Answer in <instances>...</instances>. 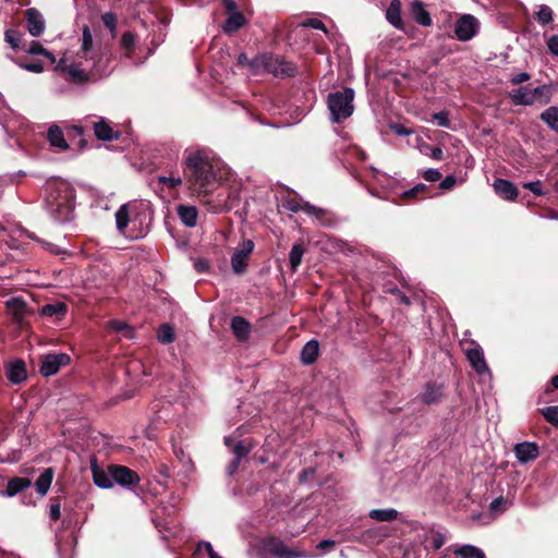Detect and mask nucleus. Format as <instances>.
Listing matches in <instances>:
<instances>
[{
  "label": "nucleus",
  "instance_id": "nucleus-35",
  "mask_svg": "<svg viewBox=\"0 0 558 558\" xmlns=\"http://www.w3.org/2000/svg\"><path fill=\"white\" fill-rule=\"evenodd\" d=\"M9 307L11 308V312H12V315H13L14 319L19 320V322L24 318V315L27 312V304L21 298L13 299L9 303Z\"/></svg>",
  "mask_w": 558,
  "mask_h": 558
},
{
  "label": "nucleus",
  "instance_id": "nucleus-61",
  "mask_svg": "<svg viewBox=\"0 0 558 558\" xmlns=\"http://www.w3.org/2000/svg\"><path fill=\"white\" fill-rule=\"evenodd\" d=\"M400 196L404 199H411V198H416V199H422L423 197L418 194V192H415V187H411L409 190H405L403 191L402 193H400Z\"/></svg>",
  "mask_w": 558,
  "mask_h": 558
},
{
  "label": "nucleus",
  "instance_id": "nucleus-53",
  "mask_svg": "<svg viewBox=\"0 0 558 558\" xmlns=\"http://www.w3.org/2000/svg\"><path fill=\"white\" fill-rule=\"evenodd\" d=\"M209 268H210V263L208 259L199 257L194 260V269L198 274L206 272L209 270Z\"/></svg>",
  "mask_w": 558,
  "mask_h": 558
},
{
  "label": "nucleus",
  "instance_id": "nucleus-23",
  "mask_svg": "<svg viewBox=\"0 0 558 558\" xmlns=\"http://www.w3.org/2000/svg\"><path fill=\"white\" fill-rule=\"evenodd\" d=\"M493 185L496 194L505 199H514L518 195V190L511 181L496 179Z\"/></svg>",
  "mask_w": 558,
  "mask_h": 558
},
{
  "label": "nucleus",
  "instance_id": "nucleus-46",
  "mask_svg": "<svg viewBox=\"0 0 558 558\" xmlns=\"http://www.w3.org/2000/svg\"><path fill=\"white\" fill-rule=\"evenodd\" d=\"M49 517L53 522H57L61 518V502L58 497L50 500Z\"/></svg>",
  "mask_w": 558,
  "mask_h": 558
},
{
  "label": "nucleus",
  "instance_id": "nucleus-41",
  "mask_svg": "<svg viewBox=\"0 0 558 558\" xmlns=\"http://www.w3.org/2000/svg\"><path fill=\"white\" fill-rule=\"evenodd\" d=\"M542 414L546 422L558 428V405H550L542 409Z\"/></svg>",
  "mask_w": 558,
  "mask_h": 558
},
{
  "label": "nucleus",
  "instance_id": "nucleus-39",
  "mask_svg": "<svg viewBox=\"0 0 558 558\" xmlns=\"http://www.w3.org/2000/svg\"><path fill=\"white\" fill-rule=\"evenodd\" d=\"M253 447L254 445L250 439H243L238 441L232 450L234 458L242 460L243 458L248 456Z\"/></svg>",
  "mask_w": 558,
  "mask_h": 558
},
{
  "label": "nucleus",
  "instance_id": "nucleus-16",
  "mask_svg": "<svg viewBox=\"0 0 558 558\" xmlns=\"http://www.w3.org/2000/svg\"><path fill=\"white\" fill-rule=\"evenodd\" d=\"M472 345L473 347L466 349L465 351L466 359L476 373L484 374L488 369L484 357V352L482 348L475 342H472Z\"/></svg>",
  "mask_w": 558,
  "mask_h": 558
},
{
  "label": "nucleus",
  "instance_id": "nucleus-3",
  "mask_svg": "<svg viewBox=\"0 0 558 558\" xmlns=\"http://www.w3.org/2000/svg\"><path fill=\"white\" fill-rule=\"evenodd\" d=\"M354 89L345 87L341 90L329 93L327 96V108L329 120L332 123H341L349 119L354 112Z\"/></svg>",
  "mask_w": 558,
  "mask_h": 558
},
{
  "label": "nucleus",
  "instance_id": "nucleus-26",
  "mask_svg": "<svg viewBox=\"0 0 558 558\" xmlns=\"http://www.w3.org/2000/svg\"><path fill=\"white\" fill-rule=\"evenodd\" d=\"M94 132L98 140L108 142L118 137L109 123L105 119H100L94 123Z\"/></svg>",
  "mask_w": 558,
  "mask_h": 558
},
{
  "label": "nucleus",
  "instance_id": "nucleus-9",
  "mask_svg": "<svg viewBox=\"0 0 558 558\" xmlns=\"http://www.w3.org/2000/svg\"><path fill=\"white\" fill-rule=\"evenodd\" d=\"M49 206L52 209H74V191L65 183L59 184L50 194Z\"/></svg>",
  "mask_w": 558,
  "mask_h": 558
},
{
  "label": "nucleus",
  "instance_id": "nucleus-25",
  "mask_svg": "<svg viewBox=\"0 0 558 558\" xmlns=\"http://www.w3.org/2000/svg\"><path fill=\"white\" fill-rule=\"evenodd\" d=\"M47 140L50 145L61 150H66L69 145L64 138L62 130L58 125H51L48 129Z\"/></svg>",
  "mask_w": 558,
  "mask_h": 558
},
{
  "label": "nucleus",
  "instance_id": "nucleus-30",
  "mask_svg": "<svg viewBox=\"0 0 558 558\" xmlns=\"http://www.w3.org/2000/svg\"><path fill=\"white\" fill-rule=\"evenodd\" d=\"M135 211H116V222H117V229L119 232L123 235H126V228L130 222H133L137 216H140V213H136L134 218L131 216V214H134Z\"/></svg>",
  "mask_w": 558,
  "mask_h": 558
},
{
  "label": "nucleus",
  "instance_id": "nucleus-21",
  "mask_svg": "<svg viewBox=\"0 0 558 558\" xmlns=\"http://www.w3.org/2000/svg\"><path fill=\"white\" fill-rule=\"evenodd\" d=\"M231 329L239 341H245L250 337L252 326L244 317L234 316L231 319Z\"/></svg>",
  "mask_w": 558,
  "mask_h": 558
},
{
  "label": "nucleus",
  "instance_id": "nucleus-48",
  "mask_svg": "<svg viewBox=\"0 0 558 558\" xmlns=\"http://www.w3.org/2000/svg\"><path fill=\"white\" fill-rule=\"evenodd\" d=\"M422 178L427 182H437L441 180V173L437 169H425L421 172Z\"/></svg>",
  "mask_w": 558,
  "mask_h": 558
},
{
  "label": "nucleus",
  "instance_id": "nucleus-18",
  "mask_svg": "<svg viewBox=\"0 0 558 558\" xmlns=\"http://www.w3.org/2000/svg\"><path fill=\"white\" fill-rule=\"evenodd\" d=\"M411 17L421 26L429 27L433 24L430 13L427 11L425 4L421 0L411 2L410 8Z\"/></svg>",
  "mask_w": 558,
  "mask_h": 558
},
{
  "label": "nucleus",
  "instance_id": "nucleus-2",
  "mask_svg": "<svg viewBox=\"0 0 558 558\" xmlns=\"http://www.w3.org/2000/svg\"><path fill=\"white\" fill-rule=\"evenodd\" d=\"M187 181L204 204L214 203L213 193L232 177L230 168L206 150L190 153L185 158Z\"/></svg>",
  "mask_w": 558,
  "mask_h": 558
},
{
  "label": "nucleus",
  "instance_id": "nucleus-20",
  "mask_svg": "<svg viewBox=\"0 0 558 558\" xmlns=\"http://www.w3.org/2000/svg\"><path fill=\"white\" fill-rule=\"evenodd\" d=\"M401 8L402 4L400 0H391L386 10V19L395 28L404 31V23L401 17Z\"/></svg>",
  "mask_w": 558,
  "mask_h": 558
},
{
  "label": "nucleus",
  "instance_id": "nucleus-27",
  "mask_svg": "<svg viewBox=\"0 0 558 558\" xmlns=\"http://www.w3.org/2000/svg\"><path fill=\"white\" fill-rule=\"evenodd\" d=\"M53 470L51 468L45 469L44 472L39 475V477L35 482L36 492L40 496H45L52 483L53 480Z\"/></svg>",
  "mask_w": 558,
  "mask_h": 558
},
{
  "label": "nucleus",
  "instance_id": "nucleus-12",
  "mask_svg": "<svg viewBox=\"0 0 558 558\" xmlns=\"http://www.w3.org/2000/svg\"><path fill=\"white\" fill-rule=\"evenodd\" d=\"M252 240H244L240 248H236L231 256V267L234 274L242 275L247 269V260L254 250Z\"/></svg>",
  "mask_w": 558,
  "mask_h": 558
},
{
  "label": "nucleus",
  "instance_id": "nucleus-32",
  "mask_svg": "<svg viewBox=\"0 0 558 558\" xmlns=\"http://www.w3.org/2000/svg\"><path fill=\"white\" fill-rule=\"evenodd\" d=\"M369 518L377 522H390L398 518L396 509H374L369 512Z\"/></svg>",
  "mask_w": 558,
  "mask_h": 558
},
{
  "label": "nucleus",
  "instance_id": "nucleus-52",
  "mask_svg": "<svg viewBox=\"0 0 558 558\" xmlns=\"http://www.w3.org/2000/svg\"><path fill=\"white\" fill-rule=\"evenodd\" d=\"M102 22L107 28H109L112 33V36H114L116 25H117V17L113 13L107 12L102 15Z\"/></svg>",
  "mask_w": 558,
  "mask_h": 558
},
{
  "label": "nucleus",
  "instance_id": "nucleus-8",
  "mask_svg": "<svg viewBox=\"0 0 558 558\" xmlns=\"http://www.w3.org/2000/svg\"><path fill=\"white\" fill-rule=\"evenodd\" d=\"M113 484H118L126 489H134L141 482L140 475L129 466L121 464H109Z\"/></svg>",
  "mask_w": 558,
  "mask_h": 558
},
{
  "label": "nucleus",
  "instance_id": "nucleus-15",
  "mask_svg": "<svg viewBox=\"0 0 558 558\" xmlns=\"http://www.w3.org/2000/svg\"><path fill=\"white\" fill-rule=\"evenodd\" d=\"M90 471L93 475V481L96 486L104 489L113 487V481L109 472V465L107 466V470H105L104 468L98 465L97 460L94 458L90 461Z\"/></svg>",
  "mask_w": 558,
  "mask_h": 558
},
{
  "label": "nucleus",
  "instance_id": "nucleus-28",
  "mask_svg": "<svg viewBox=\"0 0 558 558\" xmlns=\"http://www.w3.org/2000/svg\"><path fill=\"white\" fill-rule=\"evenodd\" d=\"M68 312V305L64 302H56L49 303L41 307V315L46 317L56 316L58 319H61L65 316Z\"/></svg>",
  "mask_w": 558,
  "mask_h": 558
},
{
  "label": "nucleus",
  "instance_id": "nucleus-57",
  "mask_svg": "<svg viewBox=\"0 0 558 558\" xmlns=\"http://www.w3.org/2000/svg\"><path fill=\"white\" fill-rule=\"evenodd\" d=\"M390 129L398 135L408 136L413 133L411 129L405 128L403 124L393 123L390 125Z\"/></svg>",
  "mask_w": 558,
  "mask_h": 558
},
{
  "label": "nucleus",
  "instance_id": "nucleus-22",
  "mask_svg": "<svg viewBox=\"0 0 558 558\" xmlns=\"http://www.w3.org/2000/svg\"><path fill=\"white\" fill-rule=\"evenodd\" d=\"M319 342L315 339L307 341L300 353V361L303 365H312L318 357Z\"/></svg>",
  "mask_w": 558,
  "mask_h": 558
},
{
  "label": "nucleus",
  "instance_id": "nucleus-36",
  "mask_svg": "<svg viewBox=\"0 0 558 558\" xmlns=\"http://www.w3.org/2000/svg\"><path fill=\"white\" fill-rule=\"evenodd\" d=\"M26 52L34 56H44L51 63H58L56 57L50 51H48L39 41H32L29 47L26 49Z\"/></svg>",
  "mask_w": 558,
  "mask_h": 558
},
{
  "label": "nucleus",
  "instance_id": "nucleus-54",
  "mask_svg": "<svg viewBox=\"0 0 558 558\" xmlns=\"http://www.w3.org/2000/svg\"><path fill=\"white\" fill-rule=\"evenodd\" d=\"M303 26L311 27V28H314V29H320V31L327 33V28H326L325 24L320 20H318L316 17H312V19L306 20L303 23Z\"/></svg>",
  "mask_w": 558,
  "mask_h": 558
},
{
  "label": "nucleus",
  "instance_id": "nucleus-24",
  "mask_svg": "<svg viewBox=\"0 0 558 558\" xmlns=\"http://www.w3.org/2000/svg\"><path fill=\"white\" fill-rule=\"evenodd\" d=\"M247 23L246 17L241 12H233V14L228 15L226 19L222 29L226 34L232 35L238 32L240 28L245 26Z\"/></svg>",
  "mask_w": 558,
  "mask_h": 558
},
{
  "label": "nucleus",
  "instance_id": "nucleus-31",
  "mask_svg": "<svg viewBox=\"0 0 558 558\" xmlns=\"http://www.w3.org/2000/svg\"><path fill=\"white\" fill-rule=\"evenodd\" d=\"M305 253V248L303 244L296 243L293 244L290 254H289V264L291 267L292 272H295L299 268V266L302 263V257Z\"/></svg>",
  "mask_w": 558,
  "mask_h": 558
},
{
  "label": "nucleus",
  "instance_id": "nucleus-62",
  "mask_svg": "<svg viewBox=\"0 0 558 558\" xmlns=\"http://www.w3.org/2000/svg\"><path fill=\"white\" fill-rule=\"evenodd\" d=\"M391 293L399 298L400 303L407 306L411 304L410 298L405 295L402 291H400L398 288L392 289Z\"/></svg>",
  "mask_w": 558,
  "mask_h": 558
},
{
  "label": "nucleus",
  "instance_id": "nucleus-63",
  "mask_svg": "<svg viewBox=\"0 0 558 558\" xmlns=\"http://www.w3.org/2000/svg\"><path fill=\"white\" fill-rule=\"evenodd\" d=\"M336 546V542L332 539H323L320 541L316 548L320 550H330Z\"/></svg>",
  "mask_w": 558,
  "mask_h": 558
},
{
  "label": "nucleus",
  "instance_id": "nucleus-40",
  "mask_svg": "<svg viewBox=\"0 0 558 558\" xmlns=\"http://www.w3.org/2000/svg\"><path fill=\"white\" fill-rule=\"evenodd\" d=\"M454 554L462 558H485L483 550L472 545H464L458 548Z\"/></svg>",
  "mask_w": 558,
  "mask_h": 558
},
{
  "label": "nucleus",
  "instance_id": "nucleus-55",
  "mask_svg": "<svg viewBox=\"0 0 558 558\" xmlns=\"http://www.w3.org/2000/svg\"><path fill=\"white\" fill-rule=\"evenodd\" d=\"M197 548H198V550L204 549V550L207 553V555H208V557H209V558H222V557H220V556H219V555L214 550V548H213V546H211V544H210L209 542H206V541H202V542H199V543H198V545H197Z\"/></svg>",
  "mask_w": 558,
  "mask_h": 558
},
{
  "label": "nucleus",
  "instance_id": "nucleus-51",
  "mask_svg": "<svg viewBox=\"0 0 558 558\" xmlns=\"http://www.w3.org/2000/svg\"><path fill=\"white\" fill-rule=\"evenodd\" d=\"M433 119L436 121L437 125L442 128H450V120L447 111H439L434 113Z\"/></svg>",
  "mask_w": 558,
  "mask_h": 558
},
{
  "label": "nucleus",
  "instance_id": "nucleus-5",
  "mask_svg": "<svg viewBox=\"0 0 558 558\" xmlns=\"http://www.w3.org/2000/svg\"><path fill=\"white\" fill-rule=\"evenodd\" d=\"M509 97L514 105L532 106V105H546L550 99V92L546 85H541L535 88L521 86L509 93Z\"/></svg>",
  "mask_w": 558,
  "mask_h": 558
},
{
  "label": "nucleus",
  "instance_id": "nucleus-64",
  "mask_svg": "<svg viewBox=\"0 0 558 558\" xmlns=\"http://www.w3.org/2000/svg\"><path fill=\"white\" fill-rule=\"evenodd\" d=\"M240 463H241V460H240V459L233 458V459L229 462V464H228V466H227V472H228V474H229V475H233V474L238 471V469H239V466H240Z\"/></svg>",
  "mask_w": 558,
  "mask_h": 558
},
{
  "label": "nucleus",
  "instance_id": "nucleus-60",
  "mask_svg": "<svg viewBox=\"0 0 558 558\" xmlns=\"http://www.w3.org/2000/svg\"><path fill=\"white\" fill-rule=\"evenodd\" d=\"M530 74L527 72H520L511 76L510 82L514 85L521 84L530 80Z\"/></svg>",
  "mask_w": 558,
  "mask_h": 558
},
{
  "label": "nucleus",
  "instance_id": "nucleus-10",
  "mask_svg": "<svg viewBox=\"0 0 558 558\" xmlns=\"http://www.w3.org/2000/svg\"><path fill=\"white\" fill-rule=\"evenodd\" d=\"M70 363L71 357L66 353H48L41 356L39 373L43 377H50Z\"/></svg>",
  "mask_w": 558,
  "mask_h": 558
},
{
  "label": "nucleus",
  "instance_id": "nucleus-45",
  "mask_svg": "<svg viewBox=\"0 0 558 558\" xmlns=\"http://www.w3.org/2000/svg\"><path fill=\"white\" fill-rule=\"evenodd\" d=\"M52 219L56 225H64L74 219L73 211H52Z\"/></svg>",
  "mask_w": 558,
  "mask_h": 558
},
{
  "label": "nucleus",
  "instance_id": "nucleus-7",
  "mask_svg": "<svg viewBox=\"0 0 558 558\" xmlns=\"http://www.w3.org/2000/svg\"><path fill=\"white\" fill-rule=\"evenodd\" d=\"M481 22L472 14L465 13L458 17L454 24V36L460 41L473 39L480 32Z\"/></svg>",
  "mask_w": 558,
  "mask_h": 558
},
{
  "label": "nucleus",
  "instance_id": "nucleus-34",
  "mask_svg": "<svg viewBox=\"0 0 558 558\" xmlns=\"http://www.w3.org/2000/svg\"><path fill=\"white\" fill-rule=\"evenodd\" d=\"M541 119L555 132L558 133V107L551 106L542 114Z\"/></svg>",
  "mask_w": 558,
  "mask_h": 558
},
{
  "label": "nucleus",
  "instance_id": "nucleus-1",
  "mask_svg": "<svg viewBox=\"0 0 558 558\" xmlns=\"http://www.w3.org/2000/svg\"><path fill=\"white\" fill-rule=\"evenodd\" d=\"M76 54V60L62 57L54 66V71L70 85L85 87L111 74V45L101 40L96 41L88 25L82 28L81 47Z\"/></svg>",
  "mask_w": 558,
  "mask_h": 558
},
{
  "label": "nucleus",
  "instance_id": "nucleus-37",
  "mask_svg": "<svg viewBox=\"0 0 558 558\" xmlns=\"http://www.w3.org/2000/svg\"><path fill=\"white\" fill-rule=\"evenodd\" d=\"M535 19L542 25L549 24L554 20V11L547 4H539L535 11Z\"/></svg>",
  "mask_w": 558,
  "mask_h": 558
},
{
  "label": "nucleus",
  "instance_id": "nucleus-42",
  "mask_svg": "<svg viewBox=\"0 0 558 558\" xmlns=\"http://www.w3.org/2000/svg\"><path fill=\"white\" fill-rule=\"evenodd\" d=\"M4 39L10 45V47L15 50L20 48L22 34L15 29H8L4 33Z\"/></svg>",
  "mask_w": 558,
  "mask_h": 558
},
{
  "label": "nucleus",
  "instance_id": "nucleus-19",
  "mask_svg": "<svg viewBox=\"0 0 558 558\" xmlns=\"http://www.w3.org/2000/svg\"><path fill=\"white\" fill-rule=\"evenodd\" d=\"M444 397V386L434 381H428L424 391L420 395L421 401L426 405L437 404Z\"/></svg>",
  "mask_w": 558,
  "mask_h": 558
},
{
  "label": "nucleus",
  "instance_id": "nucleus-14",
  "mask_svg": "<svg viewBox=\"0 0 558 558\" xmlns=\"http://www.w3.org/2000/svg\"><path fill=\"white\" fill-rule=\"evenodd\" d=\"M5 376L13 385H20L27 379L26 364L17 359L5 364Z\"/></svg>",
  "mask_w": 558,
  "mask_h": 558
},
{
  "label": "nucleus",
  "instance_id": "nucleus-11",
  "mask_svg": "<svg viewBox=\"0 0 558 558\" xmlns=\"http://www.w3.org/2000/svg\"><path fill=\"white\" fill-rule=\"evenodd\" d=\"M278 209H318L303 201L299 194L289 190H281L276 194Z\"/></svg>",
  "mask_w": 558,
  "mask_h": 558
},
{
  "label": "nucleus",
  "instance_id": "nucleus-13",
  "mask_svg": "<svg viewBox=\"0 0 558 558\" xmlns=\"http://www.w3.org/2000/svg\"><path fill=\"white\" fill-rule=\"evenodd\" d=\"M26 27L33 37H39L46 28V22L43 14L35 8L25 11Z\"/></svg>",
  "mask_w": 558,
  "mask_h": 558
},
{
  "label": "nucleus",
  "instance_id": "nucleus-38",
  "mask_svg": "<svg viewBox=\"0 0 558 558\" xmlns=\"http://www.w3.org/2000/svg\"><path fill=\"white\" fill-rule=\"evenodd\" d=\"M158 183L160 184L161 191L168 190L169 192L175 190L181 185L182 179L179 175H160L158 177Z\"/></svg>",
  "mask_w": 558,
  "mask_h": 558
},
{
  "label": "nucleus",
  "instance_id": "nucleus-49",
  "mask_svg": "<svg viewBox=\"0 0 558 558\" xmlns=\"http://www.w3.org/2000/svg\"><path fill=\"white\" fill-rule=\"evenodd\" d=\"M523 187L531 191L536 196H541L544 194L543 184L539 180L526 182L523 184Z\"/></svg>",
  "mask_w": 558,
  "mask_h": 558
},
{
  "label": "nucleus",
  "instance_id": "nucleus-58",
  "mask_svg": "<svg viewBox=\"0 0 558 558\" xmlns=\"http://www.w3.org/2000/svg\"><path fill=\"white\" fill-rule=\"evenodd\" d=\"M457 183V178L454 175H447L445 179L440 181V189L441 190H451Z\"/></svg>",
  "mask_w": 558,
  "mask_h": 558
},
{
  "label": "nucleus",
  "instance_id": "nucleus-17",
  "mask_svg": "<svg viewBox=\"0 0 558 558\" xmlns=\"http://www.w3.org/2000/svg\"><path fill=\"white\" fill-rule=\"evenodd\" d=\"M514 454L519 462L527 463L535 460L539 456V448L535 442H520L513 448Z\"/></svg>",
  "mask_w": 558,
  "mask_h": 558
},
{
  "label": "nucleus",
  "instance_id": "nucleus-4",
  "mask_svg": "<svg viewBox=\"0 0 558 558\" xmlns=\"http://www.w3.org/2000/svg\"><path fill=\"white\" fill-rule=\"evenodd\" d=\"M253 73L267 72L275 76L290 77L295 74L293 63L271 53L258 54L250 62Z\"/></svg>",
  "mask_w": 558,
  "mask_h": 558
},
{
  "label": "nucleus",
  "instance_id": "nucleus-29",
  "mask_svg": "<svg viewBox=\"0 0 558 558\" xmlns=\"http://www.w3.org/2000/svg\"><path fill=\"white\" fill-rule=\"evenodd\" d=\"M32 485V482L27 477H13L8 482L7 494L8 496H15L16 494L25 490Z\"/></svg>",
  "mask_w": 558,
  "mask_h": 558
},
{
  "label": "nucleus",
  "instance_id": "nucleus-59",
  "mask_svg": "<svg viewBox=\"0 0 558 558\" xmlns=\"http://www.w3.org/2000/svg\"><path fill=\"white\" fill-rule=\"evenodd\" d=\"M547 47L551 54L558 57V35H553L547 39Z\"/></svg>",
  "mask_w": 558,
  "mask_h": 558
},
{
  "label": "nucleus",
  "instance_id": "nucleus-43",
  "mask_svg": "<svg viewBox=\"0 0 558 558\" xmlns=\"http://www.w3.org/2000/svg\"><path fill=\"white\" fill-rule=\"evenodd\" d=\"M308 214H312L315 218V220L325 227H333L336 225V221L333 218L329 216V211H307Z\"/></svg>",
  "mask_w": 558,
  "mask_h": 558
},
{
  "label": "nucleus",
  "instance_id": "nucleus-44",
  "mask_svg": "<svg viewBox=\"0 0 558 558\" xmlns=\"http://www.w3.org/2000/svg\"><path fill=\"white\" fill-rule=\"evenodd\" d=\"M180 217L183 225L186 227H194L197 222V214L198 211H175Z\"/></svg>",
  "mask_w": 558,
  "mask_h": 558
},
{
  "label": "nucleus",
  "instance_id": "nucleus-33",
  "mask_svg": "<svg viewBox=\"0 0 558 558\" xmlns=\"http://www.w3.org/2000/svg\"><path fill=\"white\" fill-rule=\"evenodd\" d=\"M157 339L162 344L172 343L175 340L174 328L170 324H161L157 331Z\"/></svg>",
  "mask_w": 558,
  "mask_h": 558
},
{
  "label": "nucleus",
  "instance_id": "nucleus-47",
  "mask_svg": "<svg viewBox=\"0 0 558 558\" xmlns=\"http://www.w3.org/2000/svg\"><path fill=\"white\" fill-rule=\"evenodd\" d=\"M135 41H136V38L132 32L123 33V35L121 37V46L128 52H130L134 48Z\"/></svg>",
  "mask_w": 558,
  "mask_h": 558
},
{
  "label": "nucleus",
  "instance_id": "nucleus-50",
  "mask_svg": "<svg viewBox=\"0 0 558 558\" xmlns=\"http://www.w3.org/2000/svg\"><path fill=\"white\" fill-rule=\"evenodd\" d=\"M20 68L32 73H41L44 71V64L40 61L20 63Z\"/></svg>",
  "mask_w": 558,
  "mask_h": 558
},
{
  "label": "nucleus",
  "instance_id": "nucleus-56",
  "mask_svg": "<svg viewBox=\"0 0 558 558\" xmlns=\"http://www.w3.org/2000/svg\"><path fill=\"white\" fill-rule=\"evenodd\" d=\"M369 170L372 171V174H373V178L379 183V184H386L388 183L389 181V178L383 173L381 171H379L378 169H376L375 167L371 166L369 167Z\"/></svg>",
  "mask_w": 558,
  "mask_h": 558
},
{
  "label": "nucleus",
  "instance_id": "nucleus-6",
  "mask_svg": "<svg viewBox=\"0 0 558 558\" xmlns=\"http://www.w3.org/2000/svg\"><path fill=\"white\" fill-rule=\"evenodd\" d=\"M265 550L275 558H304L306 553L300 547L289 548L284 542L277 536L270 535L264 538Z\"/></svg>",
  "mask_w": 558,
  "mask_h": 558
}]
</instances>
